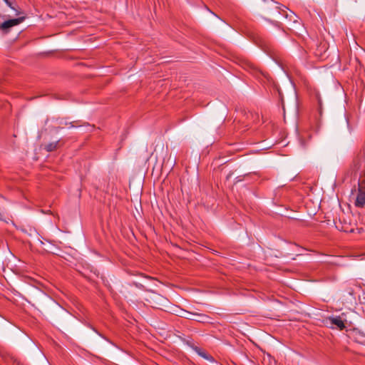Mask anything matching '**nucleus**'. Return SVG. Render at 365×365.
I'll list each match as a JSON object with an SVG mask.
<instances>
[{"instance_id":"nucleus-7","label":"nucleus","mask_w":365,"mask_h":365,"mask_svg":"<svg viewBox=\"0 0 365 365\" xmlns=\"http://www.w3.org/2000/svg\"><path fill=\"white\" fill-rule=\"evenodd\" d=\"M183 312L185 313V315H182V317H184V318H186L188 319H191V320H192V319H194L195 315L196 314L195 313H191V312H189L187 311H183Z\"/></svg>"},{"instance_id":"nucleus-2","label":"nucleus","mask_w":365,"mask_h":365,"mask_svg":"<svg viewBox=\"0 0 365 365\" xmlns=\"http://www.w3.org/2000/svg\"><path fill=\"white\" fill-rule=\"evenodd\" d=\"M327 323L330 325L331 328L336 327L340 330L345 328L344 319L339 317H330L327 319Z\"/></svg>"},{"instance_id":"nucleus-8","label":"nucleus","mask_w":365,"mask_h":365,"mask_svg":"<svg viewBox=\"0 0 365 365\" xmlns=\"http://www.w3.org/2000/svg\"><path fill=\"white\" fill-rule=\"evenodd\" d=\"M5 1V3L10 7L12 9H14L15 11V15L16 16H19L20 14H21L22 13L21 11H17L16 9H14L12 6H11V3L9 1V0H4Z\"/></svg>"},{"instance_id":"nucleus-5","label":"nucleus","mask_w":365,"mask_h":365,"mask_svg":"<svg viewBox=\"0 0 365 365\" xmlns=\"http://www.w3.org/2000/svg\"><path fill=\"white\" fill-rule=\"evenodd\" d=\"M207 319H208V317L207 315L200 314H196L195 315L194 319H192V320L200 322H205L207 321Z\"/></svg>"},{"instance_id":"nucleus-1","label":"nucleus","mask_w":365,"mask_h":365,"mask_svg":"<svg viewBox=\"0 0 365 365\" xmlns=\"http://www.w3.org/2000/svg\"><path fill=\"white\" fill-rule=\"evenodd\" d=\"M25 19L26 18L24 16H21L16 19L5 21L0 25V30H2L4 31H8L9 29L11 27L17 26L22 23L25 20Z\"/></svg>"},{"instance_id":"nucleus-6","label":"nucleus","mask_w":365,"mask_h":365,"mask_svg":"<svg viewBox=\"0 0 365 365\" xmlns=\"http://www.w3.org/2000/svg\"><path fill=\"white\" fill-rule=\"evenodd\" d=\"M57 145H58V142L51 143L48 144L46 146V149L47 150V151L51 152V151L56 150L57 148Z\"/></svg>"},{"instance_id":"nucleus-3","label":"nucleus","mask_w":365,"mask_h":365,"mask_svg":"<svg viewBox=\"0 0 365 365\" xmlns=\"http://www.w3.org/2000/svg\"><path fill=\"white\" fill-rule=\"evenodd\" d=\"M355 205L357 207H364L365 205V192L361 190H359L356 196Z\"/></svg>"},{"instance_id":"nucleus-4","label":"nucleus","mask_w":365,"mask_h":365,"mask_svg":"<svg viewBox=\"0 0 365 365\" xmlns=\"http://www.w3.org/2000/svg\"><path fill=\"white\" fill-rule=\"evenodd\" d=\"M194 350L199 356H202V358L209 361H212V357L208 355L205 351H204L201 349L195 347Z\"/></svg>"},{"instance_id":"nucleus-9","label":"nucleus","mask_w":365,"mask_h":365,"mask_svg":"<svg viewBox=\"0 0 365 365\" xmlns=\"http://www.w3.org/2000/svg\"><path fill=\"white\" fill-rule=\"evenodd\" d=\"M184 310L181 311V313L180 314V316L182 317V315H185V313L183 312Z\"/></svg>"}]
</instances>
